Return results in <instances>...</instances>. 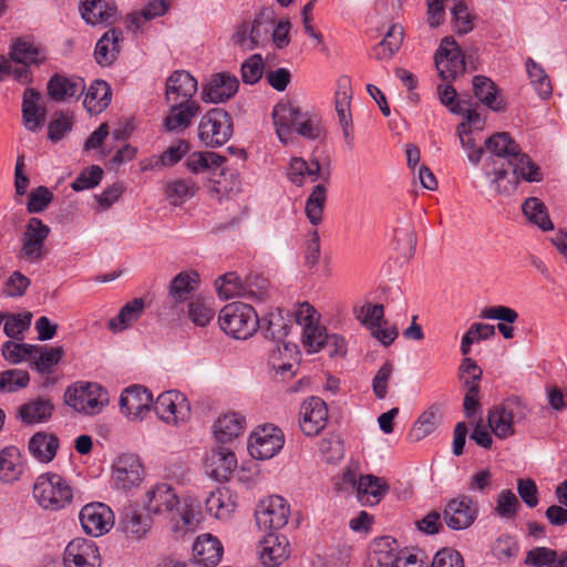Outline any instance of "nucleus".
Segmentation results:
<instances>
[{
    "label": "nucleus",
    "instance_id": "1",
    "mask_svg": "<svg viewBox=\"0 0 567 567\" xmlns=\"http://www.w3.org/2000/svg\"><path fill=\"white\" fill-rule=\"evenodd\" d=\"M488 156L483 173L489 179L496 195L508 196L515 192L518 176L527 182H540L539 166L522 152L519 145L507 132H497L485 143Z\"/></svg>",
    "mask_w": 567,
    "mask_h": 567
},
{
    "label": "nucleus",
    "instance_id": "2",
    "mask_svg": "<svg viewBox=\"0 0 567 567\" xmlns=\"http://www.w3.org/2000/svg\"><path fill=\"white\" fill-rule=\"evenodd\" d=\"M145 508L150 514L161 515L169 518L176 529L188 528L192 525L193 513L187 505H182L175 489L166 484L159 483L147 491Z\"/></svg>",
    "mask_w": 567,
    "mask_h": 567
},
{
    "label": "nucleus",
    "instance_id": "3",
    "mask_svg": "<svg viewBox=\"0 0 567 567\" xmlns=\"http://www.w3.org/2000/svg\"><path fill=\"white\" fill-rule=\"evenodd\" d=\"M33 497L48 511H60L72 502V488L65 478L55 473L41 474L33 485Z\"/></svg>",
    "mask_w": 567,
    "mask_h": 567
},
{
    "label": "nucleus",
    "instance_id": "4",
    "mask_svg": "<svg viewBox=\"0 0 567 567\" xmlns=\"http://www.w3.org/2000/svg\"><path fill=\"white\" fill-rule=\"evenodd\" d=\"M219 324L233 338L246 340L258 330L259 317L252 306L231 302L221 309Z\"/></svg>",
    "mask_w": 567,
    "mask_h": 567
},
{
    "label": "nucleus",
    "instance_id": "5",
    "mask_svg": "<svg viewBox=\"0 0 567 567\" xmlns=\"http://www.w3.org/2000/svg\"><path fill=\"white\" fill-rule=\"evenodd\" d=\"M64 401L76 412L92 416L109 404V393L99 383H76L66 389Z\"/></svg>",
    "mask_w": 567,
    "mask_h": 567
},
{
    "label": "nucleus",
    "instance_id": "6",
    "mask_svg": "<svg viewBox=\"0 0 567 567\" xmlns=\"http://www.w3.org/2000/svg\"><path fill=\"white\" fill-rule=\"evenodd\" d=\"M51 233L50 227L38 217H31L21 236V249L17 257L30 264L41 262L48 256L45 240Z\"/></svg>",
    "mask_w": 567,
    "mask_h": 567
},
{
    "label": "nucleus",
    "instance_id": "7",
    "mask_svg": "<svg viewBox=\"0 0 567 567\" xmlns=\"http://www.w3.org/2000/svg\"><path fill=\"white\" fill-rule=\"evenodd\" d=\"M233 122L227 111L220 107L209 110L198 125V137L210 147L224 145L233 136Z\"/></svg>",
    "mask_w": 567,
    "mask_h": 567
},
{
    "label": "nucleus",
    "instance_id": "8",
    "mask_svg": "<svg viewBox=\"0 0 567 567\" xmlns=\"http://www.w3.org/2000/svg\"><path fill=\"white\" fill-rule=\"evenodd\" d=\"M478 515V503L467 495L450 499L442 516L446 526L453 530H463L472 526Z\"/></svg>",
    "mask_w": 567,
    "mask_h": 567
},
{
    "label": "nucleus",
    "instance_id": "9",
    "mask_svg": "<svg viewBox=\"0 0 567 567\" xmlns=\"http://www.w3.org/2000/svg\"><path fill=\"white\" fill-rule=\"evenodd\" d=\"M290 508L287 501L279 495H271L261 501L256 511V523L260 529L277 530L288 523Z\"/></svg>",
    "mask_w": 567,
    "mask_h": 567
},
{
    "label": "nucleus",
    "instance_id": "10",
    "mask_svg": "<svg viewBox=\"0 0 567 567\" xmlns=\"http://www.w3.org/2000/svg\"><path fill=\"white\" fill-rule=\"evenodd\" d=\"M154 411L162 421L174 425L186 422L190 416L187 399L175 390L161 393L154 403Z\"/></svg>",
    "mask_w": 567,
    "mask_h": 567
},
{
    "label": "nucleus",
    "instance_id": "11",
    "mask_svg": "<svg viewBox=\"0 0 567 567\" xmlns=\"http://www.w3.org/2000/svg\"><path fill=\"white\" fill-rule=\"evenodd\" d=\"M435 64L443 80H454L465 71V60L461 47L452 37L441 41L435 53Z\"/></svg>",
    "mask_w": 567,
    "mask_h": 567
},
{
    "label": "nucleus",
    "instance_id": "12",
    "mask_svg": "<svg viewBox=\"0 0 567 567\" xmlns=\"http://www.w3.org/2000/svg\"><path fill=\"white\" fill-rule=\"evenodd\" d=\"M79 518L85 534L94 537L106 534L114 525V514L103 503L86 504L80 511Z\"/></svg>",
    "mask_w": 567,
    "mask_h": 567
},
{
    "label": "nucleus",
    "instance_id": "13",
    "mask_svg": "<svg viewBox=\"0 0 567 567\" xmlns=\"http://www.w3.org/2000/svg\"><path fill=\"white\" fill-rule=\"evenodd\" d=\"M357 319L365 326L371 334L378 339L383 346L388 347L394 342L399 336L395 327L382 328L381 323L384 318V308L382 305L365 303L360 309H355Z\"/></svg>",
    "mask_w": 567,
    "mask_h": 567
},
{
    "label": "nucleus",
    "instance_id": "14",
    "mask_svg": "<svg viewBox=\"0 0 567 567\" xmlns=\"http://www.w3.org/2000/svg\"><path fill=\"white\" fill-rule=\"evenodd\" d=\"M328 408L323 400L310 396L305 400L299 411V425L307 436L319 434L327 425Z\"/></svg>",
    "mask_w": 567,
    "mask_h": 567
},
{
    "label": "nucleus",
    "instance_id": "15",
    "mask_svg": "<svg viewBox=\"0 0 567 567\" xmlns=\"http://www.w3.org/2000/svg\"><path fill=\"white\" fill-rule=\"evenodd\" d=\"M65 567H100V554L95 544L85 538H74L63 553Z\"/></svg>",
    "mask_w": 567,
    "mask_h": 567
},
{
    "label": "nucleus",
    "instance_id": "16",
    "mask_svg": "<svg viewBox=\"0 0 567 567\" xmlns=\"http://www.w3.org/2000/svg\"><path fill=\"white\" fill-rule=\"evenodd\" d=\"M284 443V435L279 429L264 427L250 435L248 450L254 458L269 460L282 449Z\"/></svg>",
    "mask_w": 567,
    "mask_h": 567
},
{
    "label": "nucleus",
    "instance_id": "17",
    "mask_svg": "<svg viewBox=\"0 0 567 567\" xmlns=\"http://www.w3.org/2000/svg\"><path fill=\"white\" fill-rule=\"evenodd\" d=\"M196 91V79L187 71L177 70L166 80L165 100L167 103H197L193 100Z\"/></svg>",
    "mask_w": 567,
    "mask_h": 567
},
{
    "label": "nucleus",
    "instance_id": "18",
    "mask_svg": "<svg viewBox=\"0 0 567 567\" xmlns=\"http://www.w3.org/2000/svg\"><path fill=\"white\" fill-rule=\"evenodd\" d=\"M143 480V467L137 455L123 454L113 465V483L118 489H131Z\"/></svg>",
    "mask_w": 567,
    "mask_h": 567
},
{
    "label": "nucleus",
    "instance_id": "19",
    "mask_svg": "<svg viewBox=\"0 0 567 567\" xmlns=\"http://www.w3.org/2000/svg\"><path fill=\"white\" fill-rule=\"evenodd\" d=\"M257 553L265 567H279L289 557V542L284 535L269 533L259 543Z\"/></svg>",
    "mask_w": 567,
    "mask_h": 567
},
{
    "label": "nucleus",
    "instance_id": "20",
    "mask_svg": "<svg viewBox=\"0 0 567 567\" xmlns=\"http://www.w3.org/2000/svg\"><path fill=\"white\" fill-rule=\"evenodd\" d=\"M153 403V395L143 385L126 388L120 396V408L128 419L135 420L143 416Z\"/></svg>",
    "mask_w": 567,
    "mask_h": 567
},
{
    "label": "nucleus",
    "instance_id": "21",
    "mask_svg": "<svg viewBox=\"0 0 567 567\" xmlns=\"http://www.w3.org/2000/svg\"><path fill=\"white\" fill-rule=\"evenodd\" d=\"M238 79L228 73L214 74L203 87V100L210 103H223L231 99L238 91Z\"/></svg>",
    "mask_w": 567,
    "mask_h": 567
},
{
    "label": "nucleus",
    "instance_id": "22",
    "mask_svg": "<svg viewBox=\"0 0 567 567\" xmlns=\"http://www.w3.org/2000/svg\"><path fill=\"white\" fill-rule=\"evenodd\" d=\"M303 112L290 102H280L272 110V120L276 133L281 143L288 144L291 141L292 128H297Z\"/></svg>",
    "mask_w": 567,
    "mask_h": 567
},
{
    "label": "nucleus",
    "instance_id": "23",
    "mask_svg": "<svg viewBox=\"0 0 567 567\" xmlns=\"http://www.w3.org/2000/svg\"><path fill=\"white\" fill-rule=\"evenodd\" d=\"M48 95L54 102H63L71 97H79L85 90V82L80 76H65L53 74L47 84Z\"/></svg>",
    "mask_w": 567,
    "mask_h": 567
},
{
    "label": "nucleus",
    "instance_id": "24",
    "mask_svg": "<svg viewBox=\"0 0 567 567\" xmlns=\"http://www.w3.org/2000/svg\"><path fill=\"white\" fill-rule=\"evenodd\" d=\"M45 106L41 103V94L33 87H28L22 97V122L28 131L37 132L44 124Z\"/></svg>",
    "mask_w": 567,
    "mask_h": 567
},
{
    "label": "nucleus",
    "instance_id": "25",
    "mask_svg": "<svg viewBox=\"0 0 567 567\" xmlns=\"http://www.w3.org/2000/svg\"><path fill=\"white\" fill-rule=\"evenodd\" d=\"M80 12L89 24L109 25L115 22L117 8L114 0H84L81 2Z\"/></svg>",
    "mask_w": 567,
    "mask_h": 567
},
{
    "label": "nucleus",
    "instance_id": "26",
    "mask_svg": "<svg viewBox=\"0 0 567 567\" xmlns=\"http://www.w3.org/2000/svg\"><path fill=\"white\" fill-rule=\"evenodd\" d=\"M291 327L289 312L285 316L282 309L276 308L259 319L258 329L266 339L280 343L287 338Z\"/></svg>",
    "mask_w": 567,
    "mask_h": 567
},
{
    "label": "nucleus",
    "instance_id": "27",
    "mask_svg": "<svg viewBox=\"0 0 567 567\" xmlns=\"http://www.w3.org/2000/svg\"><path fill=\"white\" fill-rule=\"evenodd\" d=\"M123 32L121 29H110L96 42L94 58L99 65L109 66L114 63L121 51L123 42Z\"/></svg>",
    "mask_w": 567,
    "mask_h": 567
},
{
    "label": "nucleus",
    "instance_id": "28",
    "mask_svg": "<svg viewBox=\"0 0 567 567\" xmlns=\"http://www.w3.org/2000/svg\"><path fill=\"white\" fill-rule=\"evenodd\" d=\"M472 82L474 95L483 105L493 112H505L506 104L499 97V89L494 81L484 75H475Z\"/></svg>",
    "mask_w": 567,
    "mask_h": 567
},
{
    "label": "nucleus",
    "instance_id": "29",
    "mask_svg": "<svg viewBox=\"0 0 567 567\" xmlns=\"http://www.w3.org/2000/svg\"><path fill=\"white\" fill-rule=\"evenodd\" d=\"M152 525L150 515H143L134 506L124 507L118 527L127 538L141 539L146 535Z\"/></svg>",
    "mask_w": 567,
    "mask_h": 567
},
{
    "label": "nucleus",
    "instance_id": "30",
    "mask_svg": "<svg viewBox=\"0 0 567 567\" xmlns=\"http://www.w3.org/2000/svg\"><path fill=\"white\" fill-rule=\"evenodd\" d=\"M167 104L169 105V113L165 116L163 122V127L166 132H179L186 130L200 110L198 103Z\"/></svg>",
    "mask_w": 567,
    "mask_h": 567
},
{
    "label": "nucleus",
    "instance_id": "31",
    "mask_svg": "<svg viewBox=\"0 0 567 567\" xmlns=\"http://www.w3.org/2000/svg\"><path fill=\"white\" fill-rule=\"evenodd\" d=\"M442 421L441 404L433 403L424 410L413 423L408 433V439L419 442L429 436L440 426Z\"/></svg>",
    "mask_w": 567,
    "mask_h": 567
},
{
    "label": "nucleus",
    "instance_id": "32",
    "mask_svg": "<svg viewBox=\"0 0 567 567\" xmlns=\"http://www.w3.org/2000/svg\"><path fill=\"white\" fill-rule=\"evenodd\" d=\"M246 420L236 412H229L219 416L214 423V435L218 443H231L244 433Z\"/></svg>",
    "mask_w": 567,
    "mask_h": 567
},
{
    "label": "nucleus",
    "instance_id": "33",
    "mask_svg": "<svg viewBox=\"0 0 567 567\" xmlns=\"http://www.w3.org/2000/svg\"><path fill=\"white\" fill-rule=\"evenodd\" d=\"M389 484L374 475H361L357 485V495L364 505L378 504L389 492Z\"/></svg>",
    "mask_w": 567,
    "mask_h": 567
},
{
    "label": "nucleus",
    "instance_id": "34",
    "mask_svg": "<svg viewBox=\"0 0 567 567\" xmlns=\"http://www.w3.org/2000/svg\"><path fill=\"white\" fill-rule=\"evenodd\" d=\"M193 553L199 564L206 567H214L221 559L223 546L217 537L205 534L199 536L194 543Z\"/></svg>",
    "mask_w": 567,
    "mask_h": 567
},
{
    "label": "nucleus",
    "instance_id": "35",
    "mask_svg": "<svg viewBox=\"0 0 567 567\" xmlns=\"http://www.w3.org/2000/svg\"><path fill=\"white\" fill-rule=\"evenodd\" d=\"M10 58L13 62L22 65H40L47 61L45 50L33 42L18 39L12 45Z\"/></svg>",
    "mask_w": 567,
    "mask_h": 567
},
{
    "label": "nucleus",
    "instance_id": "36",
    "mask_svg": "<svg viewBox=\"0 0 567 567\" xmlns=\"http://www.w3.org/2000/svg\"><path fill=\"white\" fill-rule=\"evenodd\" d=\"M210 475L217 481L227 480L237 467V458L230 447L219 446L208 457Z\"/></svg>",
    "mask_w": 567,
    "mask_h": 567
},
{
    "label": "nucleus",
    "instance_id": "37",
    "mask_svg": "<svg viewBox=\"0 0 567 567\" xmlns=\"http://www.w3.org/2000/svg\"><path fill=\"white\" fill-rule=\"evenodd\" d=\"M23 460L20 450L16 446H7L0 451V481L12 483L23 473Z\"/></svg>",
    "mask_w": 567,
    "mask_h": 567
},
{
    "label": "nucleus",
    "instance_id": "38",
    "mask_svg": "<svg viewBox=\"0 0 567 567\" xmlns=\"http://www.w3.org/2000/svg\"><path fill=\"white\" fill-rule=\"evenodd\" d=\"M488 426L501 440L512 436L514 431V413L508 405L501 404L489 410L487 415Z\"/></svg>",
    "mask_w": 567,
    "mask_h": 567
},
{
    "label": "nucleus",
    "instance_id": "39",
    "mask_svg": "<svg viewBox=\"0 0 567 567\" xmlns=\"http://www.w3.org/2000/svg\"><path fill=\"white\" fill-rule=\"evenodd\" d=\"M59 439L54 434L37 432L29 440L28 449L30 454L42 463L51 462L58 451Z\"/></svg>",
    "mask_w": 567,
    "mask_h": 567
},
{
    "label": "nucleus",
    "instance_id": "40",
    "mask_svg": "<svg viewBox=\"0 0 567 567\" xmlns=\"http://www.w3.org/2000/svg\"><path fill=\"white\" fill-rule=\"evenodd\" d=\"M112 91L107 82L103 80H95L87 89L83 106L91 115L100 114L109 106Z\"/></svg>",
    "mask_w": 567,
    "mask_h": 567
},
{
    "label": "nucleus",
    "instance_id": "41",
    "mask_svg": "<svg viewBox=\"0 0 567 567\" xmlns=\"http://www.w3.org/2000/svg\"><path fill=\"white\" fill-rule=\"evenodd\" d=\"M275 13L269 8H261L252 20H248L249 38L252 47L258 48L268 40L270 27L275 24Z\"/></svg>",
    "mask_w": 567,
    "mask_h": 567
},
{
    "label": "nucleus",
    "instance_id": "42",
    "mask_svg": "<svg viewBox=\"0 0 567 567\" xmlns=\"http://www.w3.org/2000/svg\"><path fill=\"white\" fill-rule=\"evenodd\" d=\"M236 506V499L227 487L216 488L206 498L207 511L217 518H227Z\"/></svg>",
    "mask_w": 567,
    "mask_h": 567
},
{
    "label": "nucleus",
    "instance_id": "43",
    "mask_svg": "<svg viewBox=\"0 0 567 567\" xmlns=\"http://www.w3.org/2000/svg\"><path fill=\"white\" fill-rule=\"evenodd\" d=\"M198 282L199 275L196 271H182L172 279L168 286L169 296L175 302L186 301L197 288Z\"/></svg>",
    "mask_w": 567,
    "mask_h": 567
},
{
    "label": "nucleus",
    "instance_id": "44",
    "mask_svg": "<svg viewBox=\"0 0 567 567\" xmlns=\"http://www.w3.org/2000/svg\"><path fill=\"white\" fill-rule=\"evenodd\" d=\"M403 37V27L398 23L392 24L383 40L373 48V56L377 60H389L401 48Z\"/></svg>",
    "mask_w": 567,
    "mask_h": 567
},
{
    "label": "nucleus",
    "instance_id": "45",
    "mask_svg": "<svg viewBox=\"0 0 567 567\" xmlns=\"http://www.w3.org/2000/svg\"><path fill=\"white\" fill-rule=\"evenodd\" d=\"M398 546L394 539L384 537L378 540L374 549L370 555L371 566L374 564L378 567H394L399 559Z\"/></svg>",
    "mask_w": 567,
    "mask_h": 567
},
{
    "label": "nucleus",
    "instance_id": "46",
    "mask_svg": "<svg viewBox=\"0 0 567 567\" xmlns=\"http://www.w3.org/2000/svg\"><path fill=\"white\" fill-rule=\"evenodd\" d=\"M144 311V301L135 298L123 306L116 317L109 321V328L113 331H122L136 321Z\"/></svg>",
    "mask_w": 567,
    "mask_h": 567
},
{
    "label": "nucleus",
    "instance_id": "47",
    "mask_svg": "<svg viewBox=\"0 0 567 567\" xmlns=\"http://www.w3.org/2000/svg\"><path fill=\"white\" fill-rule=\"evenodd\" d=\"M522 209L527 219L537 225L542 230L547 231L554 229L547 208L537 197L527 198L522 205Z\"/></svg>",
    "mask_w": 567,
    "mask_h": 567
},
{
    "label": "nucleus",
    "instance_id": "48",
    "mask_svg": "<svg viewBox=\"0 0 567 567\" xmlns=\"http://www.w3.org/2000/svg\"><path fill=\"white\" fill-rule=\"evenodd\" d=\"M53 405L47 399L39 398L19 408V416L24 423L32 424L45 421L51 416Z\"/></svg>",
    "mask_w": 567,
    "mask_h": 567
},
{
    "label": "nucleus",
    "instance_id": "49",
    "mask_svg": "<svg viewBox=\"0 0 567 567\" xmlns=\"http://www.w3.org/2000/svg\"><path fill=\"white\" fill-rule=\"evenodd\" d=\"M327 200V188L322 184H318L312 188L311 194L306 202V216L309 223L317 226L322 220V214Z\"/></svg>",
    "mask_w": 567,
    "mask_h": 567
},
{
    "label": "nucleus",
    "instance_id": "50",
    "mask_svg": "<svg viewBox=\"0 0 567 567\" xmlns=\"http://www.w3.org/2000/svg\"><path fill=\"white\" fill-rule=\"evenodd\" d=\"M351 81L348 76H341L338 80L337 91L334 94L336 112L339 121L351 120Z\"/></svg>",
    "mask_w": 567,
    "mask_h": 567
},
{
    "label": "nucleus",
    "instance_id": "51",
    "mask_svg": "<svg viewBox=\"0 0 567 567\" xmlns=\"http://www.w3.org/2000/svg\"><path fill=\"white\" fill-rule=\"evenodd\" d=\"M526 70L530 79V83L536 90L538 96L543 100H546L549 96H551L553 86L544 69L532 58H528L526 60Z\"/></svg>",
    "mask_w": 567,
    "mask_h": 567
},
{
    "label": "nucleus",
    "instance_id": "52",
    "mask_svg": "<svg viewBox=\"0 0 567 567\" xmlns=\"http://www.w3.org/2000/svg\"><path fill=\"white\" fill-rule=\"evenodd\" d=\"M41 350L39 352H35L30 359H33V367L34 369L41 373L47 374L52 371V368L56 365L60 360L63 357V348L62 347H55V348H47V347H39Z\"/></svg>",
    "mask_w": 567,
    "mask_h": 567
},
{
    "label": "nucleus",
    "instance_id": "53",
    "mask_svg": "<svg viewBox=\"0 0 567 567\" xmlns=\"http://www.w3.org/2000/svg\"><path fill=\"white\" fill-rule=\"evenodd\" d=\"M319 451L327 463H336L344 455L343 441L339 434L329 433L319 442Z\"/></svg>",
    "mask_w": 567,
    "mask_h": 567
},
{
    "label": "nucleus",
    "instance_id": "54",
    "mask_svg": "<svg viewBox=\"0 0 567 567\" xmlns=\"http://www.w3.org/2000/svg\"><path fill=\"white\" fill-rule=\"evenodd\" d=\"M40 350L39 346L16 343L13 341H6L1 347V352L4 359L13 364L19 363L27 358H31Z\"/></svg>",
    "mask_w": 567,
    "mask_h": 567
},
{
    "label": "nucleus",
    "instance_id": "55",
    "mask_svg": "<svg viewBox=\"0 0 567 567\" xmlns=\"http://www.w3.org/2000/svg\"><path fill=\"white\" fill-rule=\"evenodd\" d=\"M215 311L204 298L192 299L188 303V318L198 327L207 326L214 318Z\"/></svg>",
    "mask_w": 567,
    "mask_h": 567
},
{
    "label": "nucleus",
    "instance_id": "56",
    "mask_svg": "<svg viewBox=\"0 0 567 567\" xmlns=\"http://www.w3.org/2000/svg\"><path fill=\"white\" fill-rule=\"evenodd\" d=\"M30 375L25 370L12 369L0 373V391L14 392L28 385Z\"/></svg>",
    "mask_w": 567,
    "mask_h": 567
},
{
    "label": "nucleus",
    "instance_id": "57",
    "mask_svg": "<svg viewBox=\"0 0 567 567\" xmlns=\"http://www.w3.org/2000/svg\"><path fill=\"white\" fill-rule=\"evenodd\" d=\"M326 329L318 324V321L307 322L303 326L302 342L308 352H319L324 348Z\"/></svg>",
    "mask_w": 567,
    "mask_h": 567
},
{
    "label": "nucleus",
    "instance_id": "58",
    "mask_svg": "<svg viewBox=\"0 0 567 567\" xmlns=\"http://www.w3.org/2000/svg\"><path fill=\"white\" fill-rule=\"evenodd\" d=\"M464 124H458L456 133L462 147L467 153V159L476 166L481 162L486 148L485 146H477L473 133L464 131Z\"/></svg>",
    "mask_w": 567,
    "mask_h": 567
},
{
    "label": "nucleus",
    "instance_id": "59",
    "mask_svg": "<svg viewBox=\"0 0 567 567\" xmlns=\"http://www.w3.org/2000/svg\"><path fill=\"white\" fill-rule=\"evenodd\" d=\"M31 319L32 313L29 311L8 316L3 328L4 333L11 339L21 341L23 339V332L30 328Z\"/></svg>",
    "mask_w": 567,
    "mask_h": 567
},
{
    "label": "nucleus",
    "instance_id": "60",
    "mask_svg": "<svg viewBox=\"0 0 567 567\" xmlns=\"http://www.w3.org/2000/svg\"><path fill=\"white\" fill-rule=\"evenodd\" d=\"M519 546L511 535L499 536L492 546V553L499 561L509 560L518 555Z\"/></svg>",
    "mask_w": 567,
    "mask_h": 567
},
{
    "label": "nucleus",
    "instance_id": "61",
    "mask_svg": "<svg viewBox=\"0 0 567 567\" xmlns=\"http://www.w3.org/2000/svg\"><path fill=\"white\" fill-rule=\"evenodd\" d=\"M103 177V169L97 165H92L83 169L72 182L71 187L75 192L91 189L97 186Z\"/></svg>",
    "mask_w": 567,
    "mask_h": 567
},
{
    "label": "nucleus",
    "instance_id": "62",
    "mask_svg": "<svg viewBox=\"0 0 567 567\" xmlns=\"http://www.w3.org/2000/svg\"><path fill=\"white\" fill-rule=\"evenodd\" d=\"M483 377V370L472 358L463 359L458 368V379L463 386H480Z\"/></svg>",
    "mask_w": 567,
    "mask_h": 567
},
{
    "label": "nucleus",
    "instance_id": "63",
    "mask_svg": "<svg viewBox=\"0 0 567 567\" xmlns=\"http://www.w3.org/2000/svg\"><path fill=\"white\" fill-rule=\"evenodd\" d=\"M454 6L451 9L455 28L458 34H466L473 30V20L467 6L462 0H452Z\"/></svg>",
    "mask_w": 567,
    "mask_h": 567
},
{
    "label": "nucleus",
    "instance_id": "64",
    "mask_svg": "<svg viewBox=\"0 0 567 567\" xmlns=\"http://www.w3.org/2000/svg\"><path fill=\"white\" fill-rule=\"evenodd\" d=\"M196 186L193 182L186 179H177L168 184L166 194L172 203L177 205L186 198L193 197L196 193Z\"/></svg>",
    "mask_w": 567,
    "mask_h": 567
}]
</instances>
